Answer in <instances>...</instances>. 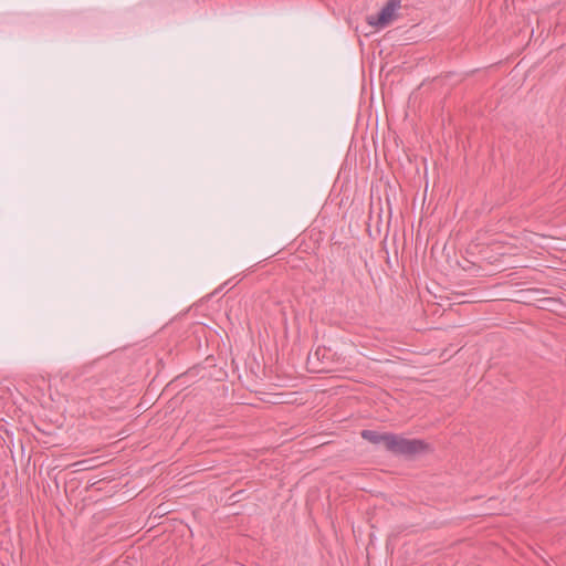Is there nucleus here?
I'll return each mask as SVG.
<instances>
[{"label":"nucleus","instance_id":"obj_2","mask_svg":"<svg viewBox=\"0 0 566 566\" xmlns=\"http://www.w3.org/2000/svg\"><path fill=\"white\" fill-rule=\"evenodd\" d=\"M400 3L401 0H388L378 14L367 17L368 24L377 29L387 27L394 20Z\"/></svg>","mask_w":566,"mask_h":566},{"label":"nucleus","instance_id":"obj_3","mask_svg":"<svg viewBox=\"0 0 566 566\" xmlns=\"http://www.w3.org/2000/svg\"><path fill=\"white\" fill-rule=\"evenodd\" d=\"M361 438L366 441L373 443V444H380L382 443L386 449L388 450L389 440L392 437V433H381L376 430H363L360 433Z\"/></svg>","mask_w":566,"mask_h":566},{"label":"nucleus","instance_id":"obj_1","mask_svg":"<svg viewBox=\"0 0 566 566\" xmlns=\"http://www.w3.org/2000/svg\"><path fill=\"white\" fill-rule=\"evenodd\" d=\"M428 444L420 439H407L392 433L389 440L388 451L397 455L412 457L422 453Z\"/></svg>","mask_w":566,"mask_h":566},{"label":"nucleus","instance_id":"obj_4","mask_svg":"<svg viewBox=\"0 0 566 566\" xmlns=\"http://www.w3.org/2000/svg\"><path fill=\"white\" fill-rule=\"evenodd\" d=\"M328 350L325 347H318L315 352L310 353L308 361L311 363L313 359L317 361H324L327 358Z\"/></svg>","mask_w":566,"mask_h":566}]
</instances>
